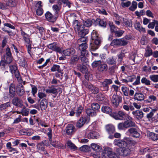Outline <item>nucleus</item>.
I'll use <instances>...</instances> for the list:
<instances>
[{
	"label": "nucleus",
	"instance_id": "obj_1",
	"mask_svg": "<svg viewBox=\"0 0 158 158\" xmlns=\"http://www.w3.org/2000/svg\"><path fill=\"white\" fill-rule=\"evenodd\" d=\"M136 142L131 138L124 137L123 139H115L114 141V144L115 145L117 146L122 148L121 152L119 155L126 156L130 153L132 149L134 148Z\"/></svg>",
	"mask_w": 158,
	"mask_h": 158
},
{
	"label": "nucleus",
	"instance_id": "obj_2",
	"mask_svg": "<svg viewBox=\"0 0 158 158\" xmlns=\"http://www.w3.org/2000/svg\"><path fill=\"white\" fill-rule=\"evenodd\" d=\"M91 38L92 42L90 43V47L91 50L94 51L98 48L102 39L97 31L94 30L92 32Z\"/></svg>",
	"mask_w": 158,
	"mask_h": 158
},
{
	"label": "nucleus",
	"instance_id": "obj_3",
	"mask_svg": "<svg viewBox=\"0 0 158 158\" xmlns=\"http://www.w3.org/2000/svg\"><path fill=\"white\" fill-rule=\"evenodd\" d=\"M136 124L133 121L127 120L124 123H120L118 125V128L119 130H125L126 129L131 127H135Z\"/></svg>",
	"mask_w": 158,
	"mask_h": 158
},
{
	"label": "nucleus",
	"instance_id": "obj_4",
	"mask_svg": "<svg viewBox=\"0 0 158 158\" xmlns=\"http://www.w3.org/2000/svg\"><path fill=\"white\" fill-rule=\"evenodd\" d=\"M128 41L124 38L116 39L113 40L110 44L112 46H124L128 43Z\"/></svg>",
	"mask_w": 158,
	"mask_h": 158
},
{
	"label": "nucleus",
	"instance_id": "obj_5",
	"mask_svg": "<svg viewBox=\"0 0 158 158\" xmlns=\"http://www.w3.org/2000/svg\"><path fill=\"white\" fill-rule=\"evenodd\" d=\"M21 34L25 41V44L27 48L28 51H29V49L31 48L32 43L31 41L30 40L29 36L22 30H21Z\"/></svg>",
	"mask_w": 158,
	"mask_h": 158
},
{
	"label": "nucleus",
	"instance_id": "obj_6",
	"mask_svg": "<svg viewBox=\"0 0 158 158\" xmlns=\"http://www.w3.org/2000/svg\"><path fill=\"white\" fill-rule=\"evenodd\" d=\"M126 114L124 111L120 110L117 112L112 113L110 116L116 120H122L126 116Z\"/></svg>",
	"mask_w": 158,
	"mask_h": 158
},
{
	"label": "nucleus",
	"instance_id": "obj_7",
	"mask_svg": "<svg viewBox=\"0 0 158 158\" xmlns=\"http://www.w3.org/2000/svg\"><path fill=\"white\" fill-rule=\"evenodd\" d=\"M45 16L47 20L52 23H54L58 17L55 14L53 15L49 11L46 12L45 14Z\"/></svg>",
	"mask_w": 158,
	"mask_h": 158
},
{
	"label": "nucleus",
	"instance_id": "obj_8",
	"mask_svg": "<svg viewBox=\"0 0 158 158\" xmlns=\"http://www.w3.org/2000/svg\"><path fill=\"white\" fill-rule=\"evenodd\" d=\"M122 101V98L121 96L115 94L113 95L111 102L114 106L117 107L119 105V103L121 102Z\"/></svg>",
	"mask_w": 158,
	"mask_h": 158
},
{
	"label": "nucleus",
	"instance_id": "obj_9",
	"mask_svg": "<svg viewBox=\"0 0 158 158\" xmlns=\"http://www.w3.org/2000/svg\"><path fill=\"white\" fill-rule=\"evenodd\" d=\"M47 47L50 49L56 52L60 53L62 52L61 48L57 45L56 43L54 42L48 45Z\"/></svg>",
	"mask_w": 158,
	"mask_h": 158
},
{
	"label": "nucleus",
	"instance_id": "obj_10",
	"mask_svg": "<svg viewBox=\"0 0 158 158\" xmlns=\"http://www.w3.org/2000/svg\"><path fill=\"white\" fill-rule=\"evenodd\" d=\"M84 85L94 94H96L99 92V89L98 88L93 86L90 83L88 84L87 82H84Z\"/></svg>",
	"mask_w": 158,
	"mask_h": 158
},
{
	"label": "nucleus",
	"instance_id": "obj_11",
	"mask_svg": "<svg viewBox=\"0 0 158 158\" xmlns=\"http://www.w3.org/2000/svg\"><path fill=\"white\" fill-rule=\"evenodd\" d=\"M66 133L68 135L73 134L76 131L75 127L72 124H69L65 128Z\"/></svg>",
	"mask_w": 158,
	"mask_h": 158
},
{
	"label": "nucleus",
	"instance_id": "obj_12",
	"mask_svg": "<svg viewBox=\"0 0 158 158\" xmlns=\"http://www.w3.org/2000/svg\"><path fill=\"white\" fill-rule=\"evenodd\" d=\"M12 103L15 106L21 107L23 106V100L18 97H15L12 101Z\"/></svg>",
	"mask_w": 158,
	"mask_h": 158
},
{
	"label": "nucleus",
	"instance_id": "obj_13",
	"mask_svg": "<svg viewBox=\"0 0 158 158\" xmlns=\"http://www.w3.org/2000/svg\"><path fill=\"white\" fill-rule=\"evenodd\" d=\"M79 45V49L81 51V54L84 55L85 56H87L88 54V52L86 50V49L87 48V45L86 44L82 43L81 44Z\"/></svg>",
	"mask_w": 158,
	"mask_h": 158
},
{
	"label": "nucleus",
	"instance_id": "obj_14",
	"mask_svg": "<svg viewBox=\"0 0 158 158\" xmlns=\"http://www.w3.org/2000/svg\"><path fill=\"white\" fill-rule=\"evenodd\" d=\"M112 83L111 79H105L101 82V86L104 88L105 90L107 91L109 89V85L112 84Z\"/></svg>",
	"mask_w": 158,
	"mask_h": 158
},
{
	"label": "nucleus",
	"instance_id": "obj_15",
	"mask_svg": "<svg viewBox=\"0 0 158 158\" xmlns=\"http://www.w3.org/2000/svg\"><path fill=\"white\" fill-rule=\"evenodd\" d=\"M61 8V3L53 5L52 6V9L55 13V14L57 16H59L60 10Z\"/></svg>",
	"mask_w": 158,
	"mask_h": 158
},
{
	"label": "nucleus",
	"instance_id": "obj_16",
	"mask_svg": "<svg viewBox=\"0 0 158 158\" xmlns=\"http://www.w3.org/2000/svg\"><path fill=\"white\" fill-rule=\"evenodd\" d=\"M36 146L37 148L39 151L48 156H49L48 153L45 150V146L43 143H39L37 144Z\"/></svg>",
	"mask_w": 158,
	"mask_h": 158
},
{
	"label": "nucleus",
	"instance_id": "obj_17",
	"mask_svg": "<svg viewBox=\"0 0 158 158\" xmlns=\"http://www.w3.org/2000/svg\"><path fill=\"white\" fill-rule=\"evenodd\" d=\"M127 132L130 133L131 136L134 137L138 138L140 137V135L136 128H131L128 129Z\"/></svg>",
	"mask_w": 158,
	"mask_h": 158
},
{
	"label": "nucleus",
	"instance_id": "obj_18",
	"mask_svg": "<svg viewBox=\"0 0 158 158\" xmlns=\"http://www.w3.org/2000/svg\"><path fill=\"white\" fill-rule=\"evenodd\" d=\"M108 157L110 158H119V155L114 152L112 149L108 147Z\"/></svg>",
	"mask_w": 158,
	"mask_h": 158
},
{
	"label": "nucleus",
	"instance_id": "obj_19",
	"mask_svg": "<svg viewBox=\"0 0 158 158\" xmlns=\"http://www.w3.org/2000/svg\"><path fill=\"white\" fill-rule=\"evenodd\" d=\"M78 32V35L80 37L85 36L89 32L88 29H85V27L83 26L80 27L79 29L77 31Z\"/></svg>",
	"mask_w": 158,
	"mask_h": 158
},
{
	"label": "nucleus",
	"instance_id": "obj_20",
	"mask_svg": "<svg viewBox=\"0 0 158 158\" xmlns=\"http://www.w3.org/2000/svg\"><path fill=\"white\" fill-rule=\"evenodd\" d=\"M17 93L18 95L20 96H23L25 93L23 86L21 83L18 85Z\"/></svg>",
	"mask_w": 158,
	"mask_h": 158
},
{
	"label": "nucleus",
	"instance_id": "obj_21",
	"mask_svg": "<svg viewBox=\"0 0 158 158\" xmlns=\"http://www.w3.org/2000/svg\"><path fill=\"white\" fill-rule=\"evenodd\" d=\"M86 120L87 118L86 117L83 116L81 117L77 123V127L79 128L81 127L85 124Z\"/></svg>",
	"mask_w": 158,
	"mask_h": 158
},
{
	"label": "nucleus",
	"instance_id": "obj_22",
	"mask_svg": "<svg viewBox=\"0 0 158 158\" xmlns=\"http://www.w3.org/2000/svg\"><path fill=\"white\" fill-rule=\"evenodd\" d=\"M132 114L137 119H141L143 116V114L141 110H137L132 112Z\"/></svg>",
	"mask_w": 158,
	"mask_h": 158
},
{
	"label": "nucleus",
	"instance_id": "obj_23",
	"mask_svg": "<svg viewBox=\"0 0 158 158\" xmlns=\"http://www.w3.org/2000/svg\"><path fill=\"white\" fill-rule=\"evenodd\" d=\"M107 69V65L105 63H102L98 68V70L102 73H104L106 71Z\"/></svg>",
	"mask_w": 158,
	"mask_h": 158
},
{
	"label": "nucleus",
	"instance_id": "obj_24",
	"mask_svg": "<svg viewBox=\"0 0 158 158\" xmlns=\"http://www.w3.org/2000/svg\"><path fill=\"white\" fill-rule=\"evenodd\" d=\"M41 110H45L48 106V100L46 98L43 99L40 103Z\"/></svg>",
	"mask_w": 158,
	"mask_h": 158
},
{
	"label": "nucleus",
	"instance_id": "obj_25",
	"mask_svg": "<svg viewBox=\"0 0 158 158\" xmlns=\"http://www.w3.org/2000/svg\"><path fill=\"white\" fill-rule=\"evenodd\" d=\"M75 52V50L73 48L67 49L63 51V54L65 56H68L74 54Z\"/></svg>",
	"mask_w": 158,
	"mask_h": 158
},
{
	"label": "nucleus",
	"instance_id": "obj_26",
	"mask_svg": "<svg viewBox=\"0 0 158 158\" xmlns=\"http://www.w3.org/2000/svg\"><path fill=\"white\" fill-rule=\"evenodd\" d=\"M106 61L109 65H115L116 63V59L114 56L110 57L106 59Z\"/></svg>",
	"mask_w": 158,
	"mask_h": 158
},
{
	"label": "nucleus",
	"instance_id": "obj_27",
	"mask_svg": "<svg viewBox=\"0 0 158 158\" xmlns=\"http://www.w3.org/2000/svg\"><path fill=\"white\" fill-rule=\"evenodd\" d=\"M79 59V57L76 55H74L71 56L70 61H69V64L72 65H75L78 62Z\"/></svg>",
	"mask_w": 158,
	"mask_h": 158
},
{
	"label": "nucleus",
	"instance_id": "obj_28",
	"mask_svg": "<svg viewBox=\"0 0 158 158\" xmlns=\"http://www.w3.org/2000/svg\"><path fill=\"white\" fill-rule=\"evenodd\" d=\"M96 98L97 100L100 101L101 103H104L106 100V98L104 95L101 93H99L97 95Z\"/></svg>",
	"mask_w": 158,
	"mask_h": 158
},
{
	"label": "nucleus",
	"instance_id": "obj_29",
	"mask_svg": "<svg viewBox=\"0 0 158 158\" xmlns=\"http://www.w3.org/2000/svg\"><path fill=\"white\" fill-rule=\"evenodd\" d=\"M134 98L137 101H141L144 99V96L142 93H135L134 95Z\"/></svg>",
	"mask_w": 158,
	"mask_h": 158
},
{
	"label": "nucleus",
	"instance_id": "obj_30",
	"mask_svg": "<svg viewBox=\"0 0 158 158\" xmlns=\"http://www.w3.org/2000/svg\"><path fill=\"white\" fill-rule=\"evenodd\" d=\"M122 23L124 26L131 27L132 25V22L131 19L123 18Z\"/></svg>",
	"mask_w": 158,
	"mask_h": 158
},
{
	"label": "nucleus",
	"instance_id": "obj_31",
	"mask_svg": "<svg viewBox=\"0 0 158 158\" xmlns=\"http://www.w3.org/2000/svg\"><path fill=\"white\" fill-rule=\"evenodd\" d=\"M94 20H90L89 19H86L83 20V26L87 27H90L92 24Z\"/></svg>",
	"mask_w": 158,
	"mask_h": 158
},
{
	"label": "nucleus",
	"instance_id": "obj_32",
	"mask_svg": "<svg viewBox=\"0 0 158 158\" xmlns=\"http://www.w3.org/2000/svg\"><path fill=\"white\" fill-rule=\"evenodd\" d=\"M155 101H157L156 98L153 95L149 96L148 99L145 101V102L147 103H154Z\"/></svg>",
	"mask_w": 158,
	"mask_h": 158
},
{
	"label": "nucleus",
	"instance_id": "obj_33",
	"mask_svg": "<svg viewBox=\"0 0 158 158\" xmlns=\"http://www.w3.org/2000/svg\"><path fill=\"white\" fill-rule=\"evenodd\" d=\"M99 136L97 132H91L89 133L87 136L89 139H97Z\"/></svg>",
	"mask_w": 158,
	"mask_h": 158
},
{
	"label": "nucleus",
	"instance_id": "obj_34",
	"mask_svg": "<svg viewBox=\"0 0 158 158\" xmlns=\"http://www.w3.org/2000/svg\"><path fill=\"white\" fill-rule=\"evenodd\" d=\"M84 110V107L81 105L78 107L75 111V114L77 117H79Z\"/></svg>",
	"mask_w": 158,
	"mask_h": 158
},
{
	"label": "nucleus",
	"instance_id": "obj_35",
	"mask_svg": "<svg viewBox=\"0 0 158 158\" xmlns=\"http://www.w3.org/2000/svg\"><path fill=\"white\" fill-rule=\"evenodd\" d=\"M135 28L140 32H145V28L142 27L139 22H136L134 25Z\"/></svg>",
	"mask_w": 158,
	"mask_h": 158
},
{
	"label": "nucleus",
	"instance_id": "obj_36",
	"mask_svg": "<svg viewBox=\"0 0 158 158\" xmlns=\"http://www.w3.org/2000/svg\"><path fill=\"white\" fill-rule=\"evenodd\" d=\"M106 129L109 134L113 133L115 131L114 126L112 124H109L106 126Z\"/></svg>",
	"mask_w": 158,
	"mask_h": 158
},
{
	"label": "nucleus",
	"instance_id": "obj_37",
	"mask_svg": "<svg viewBox=\"0 0 158 158\" xmlns=\"http://www.w3.org/2000/svg\"><path fill=\"white\" fill-rule=\"evenodd\" d=\"M91 148L95 151L98 152L102 149V147L99 145L95 143H92L91 145Z\"/></svg>",
	"mask_w": 158,
	"mask_h": 158
},
{
	"label": "nucleus",
	"instance_id": "obj_38",
	"mask_svg": "<svg viewBox=\"0 0 158 158\" xmlns=\"http://www.w3.org/2000/svg\"><path fill=\"white\" fill-rule=\"evenodd\" d=\"M73 26L76 31L78 29H79L83 26L80 25L79 22L77 20H74L73 22Z\"/></svg>",
	"mask_w": 158,
	"mask_h": 158
},
{
	"label": "nucleus",
	"instance_id": "obj_39",
	"mask_svg": "<svg viewBox=\"0 0 158 158\" xmlns=\"http://www.w3.org/2000/svg\"><path fill=\"white\" fill-rule=\"evenodd\" d=\"M45 92L48 94H55L57 93V90L54 86H52L51 87L49 88L48 89H46Z\"/></svg>",
	"mask_w": 158,
	"mask_h": 158
},
{
	"label": "nucleus",
	"instance_id": "obj_40",
	"mask_svg": "<svg viewBox=\"0 0 158 158\" xmlns=\"http://www.w3.org/2000/svg\"><path fill=\"white\" fill-rule=\"evenodd\" d=\"M87 114L89 116H95L96 114V111H95L92 108H88L86 110Z\"/></svg>",
	"mask_w": 158,
	"mask_h": 158
},
{
	"label": "nucleus",
	"instance_id": "obj_41",
	"mask_svg": "<svg viewBox=\"0 0 158 158\" xmlns=\"http://www.w3.org/2000/svg\"><path fill=\"white\" fill-rule=\"evenodd\" d=\"M101 109L102 111L104 113L110 114L111 113L112 110L109 107L103 106L102 107Z\"/></svg>",
	"mask_w": 158,
	"mask_h": 158
},
{
	"label": "nucleus",
	"instance_id": "obj_42",
	"mask_svg": "<svg viewBox=\"0 0 158 158\" xmlns=\"http://www.w3.org/2000/svg\"><path fill=\"white\" fill-rule=\"evenodd\" d=\"M95 22L97 23H98L99 25L101 27H105L106 26V22L104 20L101 19H100L97 18L95 21Z\"/></svg>",
	"mask_w": 158,
	"mask_h": 158
},
{
	"label": "nucleus",
	"instance_id": "obj_43",
	"mask_svg": "<svg viewBox=\"0 0 158 158\" xmlns=\"http://www.w3.org/2000/svg\"><path fill=\"white\" fill-rule=\"evenodd\" d=\"M152 52L151 48L148 46L146 48L145 50V52L144 54V56L146 57H148L152 55Z\"/></svg>",
	"mask_w": 158,
	"mask_h": 158
},
{
	"label": "nucleus",
	"instance_id": "obj_44",
	"mask_svg": "<svg viewBox=\"0 0 158 158\" xmlns=\"http://www.w3.org/2000/svg\"><path fill=\"white\" fill-rule=\"evenodd\" d=\"M77 66L78 69L83 73H85L87 71V68L85 65L79 64Z\"/></svg>",
	"mask_w": 158,
	"mask_h": 158
},
{
	"label": "nucleus",
	"instance_id": "obj_45",
	"mask_svg": "<svg viewBox=\"0 0 158 158\" xmlns=\"http://www.w3.org/2000/svg\"><path fill=\"white\" fill-rule=\"evenodd\" d=\"M154 115V114L151 111L148 114L146 115V117L148 118L149 120H151L152 122L154 121H156V117H153Z\"/></svg>",
	"mask_w": 158,
	"mask_h": 158
},
{
	"label": "nucleus",
	"instance_id": "obj_46",
	"mask_svg": "<svg viewBox=\"0 0 158 158\" xmlns=\"http://www.w3.org/2000/svg\"><path fill=\"white\" fill-rule=\"evenodd\" d=\"M15 85L11 84L9 87V93L11 95V96H14L15 94Z\"/></svg>",
	"mask_w": 158,
	"mask_h": 158
},
{
	"label": "nucleus",
	"instance_id": "obj_47",
	"mask_svg": "<svg viewBox=\"0 0 158 158\" xmlns=\"http://www.w3.org/2000/svg\"><path fill=\"white\" fill-rule=\"evenodd\" d=\"M17 4V1L15 0H8L6 2L7 5L10 7H14L16 6Z\"/></svg>",
	"mask_w": 158,
	"mask_h": 158
},
{
	"label": "nucleus",
	"instance_id": "obj_48",
	"mask_svg": "<svg viewBox=\"0 0 158 158\" xmlns=\"http://www.w3.org/2000/svg\"><path fill=\"white\" fill-rule=\"evenodd\" d=\"M10 105L11 103L10 102L2 104L0 105V110H4L8 107H10Z\"/></svg>",
	"mask_w": 158,
	"mask_h": 158
},
{
	"label": "nucleus",
	"instance_id": "obj_49",
	"mask_svg": "<svg viewBox=\"0 0 158 158\" xmlns=\"http://www.w3.org/2000/svg\"><path fill=\"white\" fill-rule=\"evenodd\" d=\"M149 78L152 81L154 82H158V75L152 74L149 76Z\"/></svg>",
	"mask_w": 158,
	"mask_h": 158
},
{
	"label": "nucleus",
	"instance_id": "obj_50",
	"mask_svg": "<svg viewBox=\"0 0 158 158\" xmlns=\"http://www.w3.org/2000/svg\"><path fill=\"white\" fill-rule=\"evenodd\" d=\"M51 70L52 72L57 71L59 73H60L61 70L60 69V66L59 65L55 64L53 65L52 67Z\"/></svg>",
	"mask_w": 158,
	"mask_h": 158
},
{
	"label": "nucleus",
	"instance_id": "obj_51",
	"mask_svg": "<svg viewBox=\"0 0 158 158\" xmlns=\"http://www.w3.org/2000/svg\"><path fill=\"white\" fill-rule=\"evenodd\" d=\"M67 146L71 149L74 150L77 149V147L70 140H68L67 142Z\"/></svg>",
	"mask_w": 158,
	"mask_h": 158
},
{
	"label": "nucleus",
	"instance_id": "obj_52",
	"mask_svg": "<svg viewBox=\"0 0 158 158\" xmlns=\"http://www.w3.org/2000/svg\"><path fill=\"white\" fill-rule=\"evenodd\" d=\"M124 51H122L119 54H118L117 56L118 57V61L119 63H121L123 60V57L125 56V54L123 52Z\"/></svg>",
	"mask_w": 158,
	"mask_h": 158
},
{
	"label": "nucleus",
	"instance_id": "obj_53",
	"mask_svg": "<svg viewBox=\"0 0 158 158\" xmlns=\"http://www.w3.org/2000/svg\"><path fill=\"white\" fill-rule=\"evenodd\" d=\"M151 148L147 147L145 148H141L140 150V152L141 154H144L147 153V152H150L151 151Z\"/></svg>",
	"mask_w": 158,
	"mask_h": 158
},
{
	"label": "nucleus",
	"instance_id": "obj_54",
	"mask_svg": "<svg viewBox=\"0 0 158 158\" xmlns=\"http://www.w3.org/2000/svg\"><path fill=\"white\" fill-rule=\"evenodd\" d=\"M141 83L147 85H151V81L148 79L146 78L143 77L141 80Z\"/></svg>",
	"mask_w": 158,
	"mask_h": 158
},
{
	"label": "nucleus",
	"instance_id": "obj_55",
	"mask_svg": "<svg viewBox=\"0 0 158 158\" xmlns=\"http://www.w3.org/2000/svg\"><path fill=\"white\" fill-rule=\"evenodd\" d=\"M121 89L124 95L126 96H128L129 95V90L128 88L125 86H122L121 87Z\"/></svg>",
	"mask_w": 158,
	"mask_h": 158
},
{
	"label": "nucleus",
	"instance_id": "obj_56",
	"mask_svg": "<svg viewBox=\"0 0 158 158\" xmlns=\"http://www.w3.org/2000/svg\"><path fill=\"white\" fill-rule=\"evenodd\" d=\"M124 32V31L122 30L116 31L114 33V35L116 37H119L122 35Z\"/></svg>",
	"mask_w": 158,
	"mask_h": 158
},
{
	"label": "nucleus",
	"instance_id": "obj_57",
	"mask_svg": "<svg viewBox=\"0 0 158 158\" xmlns=\"http://www.w3.org/2000/svg\"><path fill=\"white\" fill-rule=\"evenodd\" d=\"M137 6V2L135 1H133L131 6L129 8V9L132 11H134L136 9Z\"/></svg>",
	"mask_w": 158,
	"mask_h": 158
},
{
	"label": "nucleus",
	"instance_id": "obj_58",
	"mask_svg": "<svg viewBox=\"0 0 158 158\" xmlns=\"http://www.w3.org/2000/svg\"><path fill=\"white\" fill-rule=\"evenodd\" d=\"M142 70L143 72L146 73H150L151 71V68L149 66L144 65L142 68Z\"/></svg>",
	"mask_w": 158,
	"mask_h": 158
},
{
	"label": "nucleus",
	"instance_id": "obj_59",
	"mask_svg": "<svg viewBox=\"0 0 158 158\" xmlns=\"http://www.w3.org/2000/svg\"><path fill=\"white\" fill-rule=\"evenodd\" d=\"M14 73L15 76L18 81L21 83L22 82V80L21 79V77L19 72V71H16V72Z\"/></svg>",
	"mask_w": 158,
	"mask_h": 158
},
{
	"label": "nucleus",
	"instance_id": "obj_60",
	"mask_svg": "<svg viewBox=\"0 0 158 158\" xmlns=\"http://www.w3.org/2000/svg\"><path fill=\"white\" fill-rule=\"evenodd\" d=\"M150 135L153 140L155 141L158 140V134L152 132L150 134Z\"/></svg>",
	"mask_w": 158,
	"mask_h": 158
},
{
	"label": "nucleus",
	"instance_id": "obj_61",
	"mask_svg": "<svg viewBox=\"0 0 158 158\" xmlns=\"http://www.w3.org/2000/svg\"><path fill=\"white\" fill-rule=\"evenodd\" d=\"M88 41V37H87L82 36L79 39L77 40L78 43L83 42V43L86 44V42Z\"/></svg>",
	"mask_w": 158,
	"mask_h": 158
},
{
	"label": "nucleus",
	"instance_id": "obj_62",
	"mask_svg": "<svg viewBox=\"0 0 158 158\" xmlns=\"http://www.w3.org/2000/svg\"><path fill=\"white\" fill-rule=\"evenodd\" d=\"M9 67L10 72L12 74H14L16 71H18L17 69L16 66L15 64L10 65L9 66Z\"/></svg>",
	"mask_w": 158,
	"mask_h": 158
},
{
	"label": "nucleus",
	"instance_id": "obj_63",
	"mask_svg": "<svg viewBox=\"0 0 158 158\" xmlns=\"http://www.w3.org/2000/svg\"><path fill=\"white\" fill-rule=\"evenodd\" d=\"M100 107L99 104L96 103H94L91 105V108L95 111L98 110L99 109Z\"/></svg>",
	"mask_w": 158,
	"mask_h": 158
},
{
	"label": "nucleus",
	"instance_id": "obj_64",
	"mask_svg": "<svg viewBox=\"0 0 158 158\" xmlns=\"http://www.w3.org/2000/svg\"><path fill=\"white\" fill-rule=\"evenodd\" d=\"M102 63V61L100 60L95 61L92 64V66L93 68H96L97 67L99 66Z\"/></svg>",
	"mask_w": 158,
	"mask_h": 158
}]
</instances>
